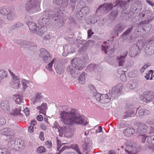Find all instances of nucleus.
Wrapping results in <instances>:
<instances>
[{
  "label": "nucleus",
  "mask_w": 154,
  "mask_h": 154,
  "mask_svg": "<svg viewBox=\"0 0 154 154\" xmlns=\"http://www.w3.org/2000/svg\"><path fill=\"white\" fill-rule=\"evenodd\" d=\"M88 87L90 88V91L92 94L94 93L97 92L96 88L94 85H88Z\"/></svg>",
  "instance_id": "3c124183"
},
{
  "label": "nucleus",
  "mask_w": 154,
  "mask_h": 154,
  "mask_svg": "<svg viewBox=\"0 0 154 154\" xmlns=\"http://www.w3.org/2000/svg\"><path fill=\"white\" fill-rule=\"evenodd\" d=\"M139 98L143 101L146 103H149L154 100V92L152 91H146L140 95Z\"/></svg>",
  "instance_id": "20e7f679"
},
{
  "label": "nucleus",
  "mask_w": 154,
  "mask_h": 154,
  "mask_svg": "<svg viewBox=\"0 0 154 154\" xmlns=\"http://www.w3.org/2000/svg\"><path fill=\"white\" fill-rule=\"evenodd\" d=\"M60 117L61 122L68 125L76 124L85 126L88 123L87 118L80 116L75 109L68 112L61 111L60 112Z\"/></svg>",
  "instance_id": "f257e3e1"
},
{
  "label": "nucleus",
  "mask_w": 154,
  "mask_h": 154,
  "mask_svg": "<svg viewBox=\"0 0 154 154\" xmlns=\"http://www.w3.org/2000/svg\"><path fill=\"white\" fill-rule=\"evenodd\" d=\"M77 0H71L69 2L68 6L72 12H73L75 10L76 5L75 3Z\"/></svg>",
  "instance_id": "c9c22d12"
},
{
  "label": "nucleus",
  "mask_w": 154,
  "mask_h": 154,
  "mask_svg": "<svg viewBox=\"0 0 154 154\" xmlns=\"http://www.w3.org/2000/svg\"><path fill=\"white\" fill-rule=\"evenodd\" d=\"M43 60L45 63L49 62L52 59V56L50 54L49 55L46 56L42 58Z\"/></svg>",
  "instance_id": "09e8293b"
},
{
  "label": "nucleus",
  "mask_w": 154,
  "mask_h": 154,
  "mask_svg": "<svg viewBox=\"0 0 154 154\" xmlns=\"http://www.w3.org/2000/svg\"><path fill=\"white\" fill-rule=\"evenodd\" d=\"M154 72V71L152 70H149L148 73L146 74V75L145 76V78L147 80L150 79L149 78L150 74H153Z\"/></svg>",
  "instance_id": "052dcab7"
},
{
  "label": "nucleus",
  "mask_w": 154,
  "mask_h": 154,
  "mask_svg": "<svg viewBox=\"0 0 154 154\" xmlns=\"http://www.w3.org/2000/svg\"><path fill=\"white\" fill-rule=\"evenodd\" d=\"M54 59L51 61V62L49 63L48 65L46 66V68L50 71H52V66L53 64L54 63Z\"/></svg>",
  "instance_id": "603ef678"
},
{
  "label": "nucleus",
  "mask_w": 154,
  "mask_h": 154,
  "mask_svg": "<svg viewBox=\"0 0 154 154\" xmlns=\"http://www.w3.org/2000/svg\"><path fill=\"white\" fill-rule=\"evenodd\" d=\"M22 83L24 88H26L28 86L29 82V81L24 79L22 80Z\"/></svg>",
  "instance_id": "6e6d98bb"
},
{
  "label": "nucleus",
  "mask_w": 154,
  "mask_h": 154,
  "mask_svg": "<svg viewBox=\"0 0 154 154\" xmlns=\"http://www.w3.org/2000/svg\"><path fill=\"white\" fill-rule=\"evenodd\" d=\"M93 97L95 98L97 101H100L102 96L100 95V94L98 93L97 92L95 93H94L92 94Z\"/></svg>",
  "instance_id": "de8ad7c7"
},
{
  "label": "nucleus",
  "mask_w": 154,
  "mask_h": 154,
  "mask_svg": "<svg viewBox=\"0 0 154 154\" xmlns=\"http://www.w3.org/2000/svg\"><path fill=\"white\" fill-rule=\"evenodd\" d=\"M10 102L8 100H2L1 102V106L2 109L4 111H7L10 109Z\"/></svg>",
  "instance_id": "dca6fc26"
},
{
  "label": "nucleus",
  "mask_w": 154,
  "mask_h": 154,
  "mask_svg": "<svg viewBox=\"0 0 154 154\" xmlns=\"http://www.w3.org/2000/svg\"><path fill=\"white\" fill-rule=\"evenodd\" d=\"M37 109L40 110V113L44 114L46 113L45 110L47 109V105L45 103H43L40 106L37 107Z\"/></svg>",
  "instance_id": "c85d7f7f"
},
{
  "label": "nucleus",
  "mask_w": 154,
  "mask_h": 154,
  "mask_svg": "<svg viewBox=\"0 0 154 154\" xmlns=\"http://www.w3.org/2000/svg\"><path fill=\"white\" fill-rule=\"evenodd\" d=\"M63 2V0H53V3L57 5H61Z\"/></svg>",
  "instance_id": "680f3d73"
},
{
  "label": "nucleus",
  "mask_w": 154,
  "mask_h": 154,
  "mask_svg": "<svg viewBox=\"0 0 154 154\" xmlns=\"http://www.w3.org/2000/svg\"><path fill=\"white\" fill-rule=\"evenodd\" d=\"M23 112L25 113L26 116H28L29 115V110L27 108H25Z\"/></svg>",
  "instance_id": "338daca9"
},
{
  "label": "nucleus",
  "mask_w": 154,
  "mask_h": 154,
  "mask_svg": "<svg viewBox=\"0 0 154 154\" xmlns=\"http://www.w3.org/2000/svg\"><path fill=\"white\" fill-rule=\"evenodd\" d=\"M37 151L39 153H41L45 152L46 149L44 146H42L38 148Z\"/></svg>",
  "instance_id": "5fc2aeb1"
},
{
  "label": "nucleus",
  "mask_w": 154,
  "mask_h": 154,
  "mask_svg": "<svg viewBox=\"0 0 154 154\" xmlns=\"http://www.w3.org/2000/svg\"><path fill=\"white\" fill-rule=\"evenodd\" d=\"M137 83L135 81H129L127 85V88L129 89H134L137 87Z\"/></svg>",
  "instance_id": "b1692460"
},
{
  "label": "nucleus",
  "mask_w": 154,
  "mask_h": 154,
  "mask_svg": "<svg viewBox=\"0 0 154 154\" xmlns=\"http://www.w3.org/2000/svg\"><path fill=\"white\" fill-rule=\"evenodd\" d=\"M112 8L111 4L105 3L101 5L97 10L96 13L97 14L106 13L108 12Z\"/></svg>",
  "instance_id": "39448f33"
},
{
  "label": "nucleus",
  "mask_w": 154,
  "mask_h": 154,
  "mask_svg": "<svg viewBox=\"0 0 154 154\" xmlns=\"http://www.w3.org/2000/svg\"><path fill=\"white\" fill-rule=\"evenodd\" d=\"M120 79L123 82H125L127 81L126 77L125 74H123L120 76Z\"/></svg>",
  "instance_id": "774afa93"
},
{
  "label": "nucleus",
  "mask_w": 154,
  "mask_h": 154,
  "mask_svg": "<svg viewBox=\"0 0 154 154\" xmlns=\"http://www.w3.org/2000/svg\"><path fill=\"white\" fill-rule=\"evenodd\" d=\"M81 10L84 15H85L88 14L89 12L90 9L89 8L87 7H85L82 8Z\"/></svg>",
  "instance_id": "49530a36"
},
{
  "label": "nucleus",
  "mask_w": 154,
  "mask_h": 154,
  "mask_svg": "<svg viewBox=\"0 0 154 154\" xmlns=\"http://www.w3.org/2000/svg\"><path fill=\"white\" fill-rule=\"evenodd\" d=\"M7 72L4 70L0 71V83L2 80L7 77Z\"/></svg>",
  "instance_id": "c03bdc74"
},
{
  "label": "nucleus",
  "mask_w": 154,
  "mask_h": 154,
  "mask_svg": "<svg viewBox=\"0 0 154 154\" xmlns=\"http://www.w3.org/2000/svg\"><path fill=\"white\" fill-rule=\"evenodd\" d=\"M27 24L28 25V27L30 30L32 32L35 33L36 30H37L38 26H37L36 24L30 21L26 22Z\"/></svg>",
  "instance_id": "6ab92c4d"
},
{
  "label": "nucleus",
  "mask_w": 154,
  "mask_h": 154,
  "mask_svg": "<svg viewBox=\"0 0 154 154\" xmlns=\"http://www.w3.org/2000/svg\"><path fill=\"white\" fill-rule=\"evenodd\" d=\"M45 146L47 147L49 149L51 148L52 146V143L51 141H47L45 143Z\"/></svg>",
  "instance_id": "0e129e2a"
},
{
  "label": "nucleus",
  "mask_w": 154,
  "mask_h": 154,
  "mask_svg": "<svg viewBox=\"0 0 154 154\" xmlns=\"http://www.w3.org/2000/svg\"><path fill=\"white\" fill-rule=\"evenodd\" d=\"M49 19L47 17L46 18L45 20L43 19L41 17L38 20V24L41 26H43L49 21Z\"/></svg>",
  "instance_id": "e433bc0d"
},
{
  "label": "nucleus",
  "mask_w": 154,
  "mask_h": 154,
  "mask_svg": "<svg viewBox=\"0 0 154 154\" xmlns=\"http://www.w3.org/2000/svg\"><path fill=\"white\" fill-rule=\"evenodd\" d=\"M149 44H152V46L147 45L144 49V55L146 57H149L154 53V39L149 42Z\"/></svg>",
  "instance_id": "1a4fd4ad"
},
{
  "label": "nucleus",
  "mask_w": 154,
  "mask_h": 154,
  "mask_svg": "<svg viewBox=\"0 0 154 154\" xmlns=\"http://www.w3.org/2000/svg\"><path fill=\"white\" fill-rule=\"evenodd\" d=\"M24 108L23 106H19L13 111L12 115L14 116L19 120H22L23 117V114L21 112L22 109Z\"/></svg>",
  "instance_id": "f8f14e48"
},
{
  "label": "nucleus",
  "mask_w": 154,
  "mask_h": 154,
  "mask_svg": "<svg viewBox=\"0 0 154 154\" xmlns=\"http://www.w3.org/2000/svg\"><path fill=\"white\" fill-rule=\"evenodd\" d=\"M49 19L47 17L46 18L45 20L43 19L41 17L38 20V24L41 26H43L49 21Z\"/></svg>",
  "instance_id": "4c0bfd02"
},
{
  "label": "nucleus",
  "mask_w": 154,
  "mask_h": 154,
  "mask_svg": "<svg viewBox=\"0 0 154 154\" xmlns=\"http://www.w3.org/2000/svg\"><path fill=\"white\" fill-rule=\"evenodd\" d=\"M23 45L28 46L27 47L29 48L30 49H32V48L35 47L36 46L35 44L34 43L29 41H23Z\"/></svg>",
  "instance_id": "2f4dec72"
},
{
  "label": "nucleus",
  "mask_w": 154,
  "mask_h": 154,
  "mask_svg": "<svg viewBox=\"0 0 154 154\" xmlns=\"http://www.w3.org/2000/svg\"><path fill=\"white\" fill-rule=\"evenodd\" d=\"M63 132L65 137L67 138H70L73 135V130L69 128H65L63 129Z\"/></svg>",
  "instance_id": "f3484780"
},
{
  "label": "nucleus",
  "mask_w": 154,
  "mask_h": 154,
  "mask_svg": "<svg viewBox=\"0 0 154 154\" xmlns=\"http://www.w3.org/2000/svg\"><path fill=\"white\" fill-rule=\"evenodd\" d=\"M11 9V8H0V13L3 15H8L9 12L10 11Z\"/></svg>",
  "instance_id": "ea45409f"
},
{
  "label": "nucleus",
  "mask_w": 154,
  "mask_h": 154,
  "mask_svg": "<svg viewBox=\"0 0 154 154\" xmlns=\"http://www.w3.org/2000/svg\"><path fill=\"white\" fill-rule=\"evenodd\" d=\"M54 66L57 74H61L63 73V67L61 63L57 62L54 64Z\"/></svg>",
  "instance_id": "a211bd4d"
},
{
  "label": "nucleus",
  "mask_w": 154,
  "mask_h": 154,
  "mask_svg": "<svg viewBox=\"0 0 154 154\" xmlns=\"http://www.w3.org/2000/svg\"><path fill=\"white\" fill-rule=\"evenodd\" d=\"M146 122L148 124L152 125H154V115L153 116V119H151L150 118H149L148 119H147L146 120Z\"/></svg>",
  "instance_id": "e2e57ef3"
},
{
  "label": "nucleus",
  "mask_w": 154,
  "mask_h": 154,
  "mask_svg": "<svg viewBox=\"0 0 154 154\" xmlns=\"http://www.w3.org/2000/svg\"><path fill=\"white\" fill-rule=\"evenodd\" d=\"M72 64L69 65L66 67V70L68 73L72 77L76 78L78 76L79 73L78 71L76 72Z\"/></svg>",
  "instance_id": "9b49d317"
},
{
  "label": "nucleus",
  "mask_w": 154,
  "mask_h": 154,
  "mask_svg": "<svg viewBox=\"0 0 154 154\" xmlns=\"http://www.w3.org/2000/svg\"><path fill=\"white\" fill-rule=\"evenodd\" d=\"M87 69L91 71H94L95 72H101L102 70V67L99 65L94 63H91L87 67Z\"/></svg>",
  "instance_id": "4468645a"
},
{
  "label": "nucleus",
  "mask_w": 154,
  "mask_h": 154,
  "mask_svg": "<svg viewBox=\"0 0 154 154\" xmlns=\"http://www.w3.org/2000/svg\"><path fill=\"white\" fill-rule=\"evenodd\" d=\"M11 84L13 88H18L20 85V79L17 76L13 74V79Z\"/></svg>",
  "instance_id": "ddd939ff"
},
{
  "label": "nucleus",
  "mask_w": 154,
  "mask_h": 154,
  "mask_svg": "<svg viewBox=\"0 0 154 154\" xmlns=\"http://www.w3.org/2000/svg\"><path fill=\"white\" fill-rule=\"evenodd\" d=\"M123 87V84L122 83H119L117 85L113 88L112 90V92L113 94L119 92L122 90Z\"/></svg>",
  "instance_id": "aec40b11"
},
{
  "label": "nucleus",
  "mask_w": 154,
  "mask_h": 154,
  "mask_svg": "<svg viewBox=\"0 0 154 154\" xmlns=\"http://www.w3.org/2000/svg\"><path fill=\"white\" fill-rule=\"evenodd\" d=\"M82 13L80 9H76L75 11L76 17L79 19L82 18L83 15H84V14Z\"/></svg>",
  "instance_id": "37998d69"
},
{
  "label": "nucleus",
  "mask_w": 154,
  "mask_h": 154,
  "mask_svg": "<svg viewBox=\"0 0 154 154\" xmlns=\"http://www.w3.org/2000/svg\"><path fill=\"white\" fill-rule=\"evenodd\" d=\"M67 47L66 46L64 47L63 48L64 49V52L62 54L64 56H66L67 55H68L69 53H73V52L72 51L70 50V49L71 48V47H68L69 48H67Z\"/></svg>",
  "instance_id": "a19ab883"
},
{
  "label": "nucleus",
  "mask_w": 154,
  "mask_h": 154,
  "mask_svg": "<svg viewBox=\"0 0 154 154\" xmlns=\"http://www.w3.org/2000/svg\"><path fill=\"white\" fill-rule=\"evenodd\" d=\"M7 16V18L9 20H12L15 17L16 14L14 8H11Z\"/></svg>",
  "instance_id": "a878e982"
},
{
  "label": "nucleus",
  "mask_w": 154,
  "mask_h": 154,
  "mask_svg": "<svg viewBox=\"0 0 154 154\" xmlns=\"http://www.w3.org/2000/svg\"><path fill=\"white\" fill-rule=\"evenodd\" d=\"M136 143L133 141H129L127 144V149H125L126 152L129 154H136V153L134 152L135 150Z\"/></svg>",
  "instance_id": "9d476101"
},
{
  "label": "nucleus",
  "mask_w": 154,
  "mask_h": 154,
  "mask_svg": "<svg viewBox=\"0 0 154 154\" xmlns=\"http://www.w3.org/2000/svg\"><path fill=\"white\" fill-rule=\"evenodd\" d=\"M117 8L116 10L112 11L110 13V17L112 18L116 17L118 12H121L122 10H123L127 9L128 6L127 5V2L126 1H123L120 0H117Z\"/></svg>",
  "instance_id": "f03ea898"
},
{
  "label": "nucleus",
  "mask_w": 154,
  "mask_h": 154,
  "mask_svg": "<svg viewBox=\"0 0 154 154\" xmlns=\"http://www.w3.org/2000/svg\"><path fill=\"white\" fill-rule=\"evenodd\" d=\"M24 142L21 139H18L17 141L14 138L8 142V147L11 149L17 150L18 148L21 149L24 147Z\"/></svg>",
  "instance_id": "7ed1b4c3"
},
{
  "label": "nucleus",
  "mask_w": 154,
  "mask_h": 154,
  "mask_svg": "<svg viewBox=\"0 0 154 154\" xmlns=\"http://www.w3.org/2000/svg\"><path fill=\"white\" fill-rule=\"evenodd\" d=\"M59 14V13L57 12L51 15L50 17L54 19V23L56 24V26L60 28L63 25V17L61 16H58Z\"/></svg>",
  "instance_id": "0eeeda50"
},
{
  "label": "nucleus",
  "mask_w": 154,
  "mask_h": 154,
  "mask_svg": "<svg viewBox=\"0 0 154 154\" xmlns=\"http://www.w3.org/2000/svg\"><path fill=\"white\" fill-rule=\"evenodd\" d=\"M125 28V27L123 25H119L116 26L115 30L117 31H121L124 30Z\"/></svg>",
  "instance_id": "4d7b16f0"
},
{
  "label": "nucleus",
  "mask_w": 154,
  "mask_h": 154,
  "mask_svg": "<svg viewBox=\"0 0 154 154\" xmlns=\"http://www.w3.org/2000/svg\"><path fill=\"white\" fill-rule=\"evenodd\" d=\"M135 131V129L133 128H128L125 129L123 132L124 134L128 137L131 136Z\"/></svg>",
  "instance_id": "412c9836"
},
{
  "label": "nucleus",
  "mask_w": 154,
  "mask_h": 154,
  "mask_svg": "<svg viewBox=\"0 0 154 154\" xmlns=\"http://www.w3.org/2000/svg\"><path fill=\"white\" fill-rule=\"evenodd\" d=\"M139 52V47L137 45H134L131 47L129 54L131 57H133L136 56Z\"/></svg>",
  "instance_id": "2eb2a0df"
},
{
  "label": "nucleus",
  "mask_w": 154,
  "mask_h": 154,
  "mask_svg": "<svg viewBox=\"0 0 154 154\" xmlns=\"http://www.w3.org/2000/svg\"><path fill=\"white\" fill-rule=\"evenodd\" d=\"M147 128V126L145 124L140 123L138 126L137 131L138 133L145 132L146 131Z\"/></svg>",
  "instance_id": "5701e85b"
},
{
  "label": "nucleus",
  "mask_w": 154,
  "mask_h": 154,
  "mask_svg": "<svg viewBox=\"0 0 154 154\" xmlns=\"http://www.w3.org/2000/svg\"><path fill=\"white\" fill-rule=\"evenodd\" d=\"M71 63L75 69L80 70L85 67L83 61L79 58H74L72 59Z\"/></svg>",
  "instance_id": "423d86ee"
},
{
  "label": "nucleus",
  "mask_w": 154,
  "mask_h": 154,
  "mask_svg": "<svg viewBox=\"0 0 154 154\" xmlns=\"http://www.w3.org/2000/svg\"><path fill=\"white\" fill-rule=\"evenodd\" d=\"M6 123V121L5 118L3 117L0 118V125H2Z\"/></svg>",
  "instance_id": "69168bd1"
},
{
  "label": "nucleus",
  "mask_w": 154,
  "mask_h": 154,
  "mask_svg": "<svg viewBox=\"0 0 154 154\" xmlns=\"http://www.w3.org/2000/svg\"><path fill=\"white\" fill-rule=\"evenodd\" d=\"M21 98L20 95L17 94L14 95L13 96V99L19 105L22 104L23 105V103L21 101Z\"/></svg>",
  "instance_id": "72a5a7b5"
},
{
  "label": "nucleus",
  "mask_w": 154,
  "mask_h": 154,
  "mask_svg": "<svg viewBox=\"0 0 154 154\" xmlns=\"http://www.w3.org/2000/svg\"><path fill=\"white\" fill-rule=\"evenodd\" d=\"M11 131V129L10 128H5L2 129L1 131V133H2L3 135L7 136L9 137L8 138L11 140L12 138L11 137L12 136L11 134L8 135L9 134L10 131Z\"/></svg>",
  "instance_id": "4be33fe9"
},
{
  "label": "nucleus",
  "mask_w": 154,
  "mask_h": 154,
  "mask_svg": "<svg viewBox=\"0 0 154 154\" xmlns=\"http://www.w3.org/2000/svg\"><path fill=\"white\" fill-rule=\"evenodd\" d=\"M134 111L131 112H126L124 113V115L123 116V118L124 119H125L128 117L131 116L132 115H134Z\"/></svg>",
  "instance_id": "a18cd8bd"
},
{
  "label": "nucleus",
  "mask_w": 154,
  "mask_h": 154,
  "mask_svg": "<svg viewBox=\"0 0 154 154\" xmlns=\"http://www.w3.org/2000/svg\"><path fill=\"white\" fill-rule=\"evenodd\" d=\"M98 20V16L96 15H93L89 17L88 21L89 24L94 23L97 22Z\"/></svg>",
  "instance_id": "cd10ccee"
},
{
  "label": "nucleus",
  "mask_w": 154,
  "mask_h": 154,
  "mask_svg": "<svg viewBox=\"0 0 154 154\" xmlns=\"http://www.w3.org/2000/svg\"><path fill=\"white\" fill-rule=\"evenodd\" d=\"M126 54L125 56H121L117 58V61L119 66H123L125 62V58L126 55L128 54V52H126Z\"/></svg>",
  "instance_id": "f704fd0d"
},
{
  "label": "nucleus",
  "mask_w": 154,
  "mask_h": 154,
  "mask_svg": "<svg viewBox=\"0 0 154 154\" xmlns=\"http://www.w3.org/2000/svg\"><path fill=\"white\" fill-rule=\"evenodd\" d=\"M47 30V29L43 26L41 27L38 26L37 30H36L35 33L40 36L42 35Z\"/></svg>",
  "instance_id": "393cba45"
},
{
  "label": "nucleus",
  "mask_w": 154,
  "mask_h": 154,
  "mask_svg": "<svg viewBox=\"0 0 154 154\" xmlns=\"http://www.w3.org/2000/svg\"><path fill=\"white\" fill-rule=\"evenodd\" d=\"M133 26L132 25H131L129 28L124 32L122 34V36H125L128 35L133 29Z\"/></svg>",
  "instance_id": "79ce46f5"
},
{
  "label": "nucleus",
  "mask_w": 154,
  "mask_h": 154,
  "mask_svg": "<svg viewBox=\"0 0 154 154\" xmlns=\"http://www.w3.org/2000/svg\"><path fill=\"white\" fill-rule=\"evenodd\" d=\"M125 9H125V10H123V11L122 10H121V11H122V14L121 15V16L127 20H128L129 17L128 16L129 14H127V13L126 11L124 12Z\"/></svg>",
  "instance_id": "8fccbe9b"
},
{
  "label": "nucleus",
  "mask_w": 154,
  "mask_h": 154,
  "mask_svg": "<svg viewBox=\"0 0 154 154\" xmlns=\"http://www.w3.org/2000/svg\"><path fill=\"white\" fill-rule=\"evenodd\" d=\"M39 51L40 52L39 54V57L42 58H43V57L49 55L50 54L48 51L44 48H41L40 49Z\"/></svg>",
  "instance_id": "473e14b6"
},
{
  "label": "nucleus",
  "mask_w": 154,
  "mask_h": 154,
  "mask_svg": "<svg viewBox=\"0 0 154 154\" xmlns=\"http://www.w3.org/2000/svg\"><path fill=\"white\" fill-rule=\"evenodd\" d=\"M40 6V3L37 0H29L26 4V8L28 11L34 10L36 8Z\"/></svg>",
  "instance_id": "6e6552de"
},
{
  "label": "nucleus",
  "mask_w": 154,
  "mask_h": 154,
  "mask_svg": "<svg viewBox=\"0 0 154 154\" xmlns=\"http://www.w3.org/2000/svg\"><path fill=\"white\" fill-rule=\"evenodd\" d=\"M91 142H85L82 145L83 150L84 152L89 150L92 147Z\"/></svg>",
  "instance_id": "7c9ffc66"
},
{
  "label": "nucleus",
  "mask_w": 154,
  "mask_h": 154,
  "mask_svg": "<svg viewBox=\"0 0 154 154\" xmlns=\"http://www.w3.org/2000/svg\"><path fill=\"white\" fill-rule=\"evenodd\" d=\"M50 14H49L48 13L47 11H44L43 13V14L41 17L43 19H44L45 20V19L47 17L49 19H50Z\"/></svg>",
  "instance_id": "13d9d810"
},
{
  "label": "nucleus",
  "mask_w": 154,
  "mask_h": 154,
  "mask_svg": "<svg viewBox=\"0 0 154 154\" xmlns=\"http://www.w3.org/2000/svg\"><path fill=\"white\" fill-rule=\"evenodd\" d=\"M110 47L109 46H106L105 45H103L101 47L102 51H104L106 54L107 53L108 51L110 50Z\"/></svg>",
  "instance_id": "864d4df0"
},
{
  "label": "nucleus",
  "mask_w": 154,
  "mask_h": 154,
  "mask_svg": "<svg viewBox=\"0 0 154 154\" xmlns=\"http://www.w3.org/2000/svg\"><path fill=\"white\" fill-rule=\"evenodd\" d=\"M110 101V97L107 94H103L102 95L100 102L103 103H108Z\"/></svg>",
  "instance_id": "bb28decb"
},
{
  "label": "nucleus",
  "mask_w": 154,
  "mask_h": 154,
  "mask_svg": "<svg viewBox=\"0 0 154 154\" xmlns=\"http://www.w3.org/2000/svg\"><path fill=\"white\" fill-rule=\"evenodd\" d=\"M85 72H82L81 74L79 77L78 78L79 82L81 84H84L85 82Z\"/></svg>",
  "instance_id": "58836bf2"
},
{
  "label": "nucleus",
  "mask_w": 154,
  "mask_h": 154,
  "mask_svg": "<svg viewBox=\"0 0 154 154\" xmlns=\"http://www.w3.org/2000/svg\"><path fill=\"white\" fill-rule=\"evenodd\" d=\"M9 153V152L7 149L3 148L0 149V154H7Z\"/></svg>",
  "instance_id": "bf43d9fd"
},
{
  "label": "nucleus",
  "mask_w": 154,
  "mask_h": 154,
  "mask_svg": "<svg viewBox=\"0 0 154 154\" xmlns=\"http://www.w3.org/2000/svg\"><path fill=\"white\" fill-rule=\"evenodd\" d=\"M138 113L139 116L141 117L143 116H146L149 114L150 112L149 111L146 109H142L139 110Z\"/></svg>",
  "instance_id": "c756f323"
}]
</instances>
